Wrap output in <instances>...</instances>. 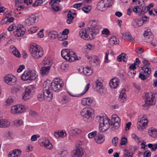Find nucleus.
I'll use <instances>...</instances> for the list:
<instances>
[{
    "mask_svg": "<svg viewBox=\"0 0 157 157\" xmlns=\"http://www.w3.org/2000/svg\"><path fill=\"white\" fill-rule=\"evenodd\" d=\"M63 86L64 83L57 78L51 82L49 81L44 82L43 87L44 99L48 101H50L52 98L53 90L55 91L59 92L62 90Z\"/></svg>",
    "mask_w": 157,
    "mask_h": 157,
    "instance_id": "1",
    "label": "nucleus"
},
{
    "mask_svg": "<svg viewBox=\"0 0 157 157\" xmlns=\"http://www.w3.org/2000/svg\"><path fill=\"white\" fill-rule=\"evenodd\" d=\"M99 24L96 21H90L88 24L87 29H82L80 35L85 40H92L99 33Z\"/></svg>",
    "mask_w": 157,
    "mask_h": 157,
    "instance_id": "2",
    "label": "nucleus"
},
{
    "mask_svg": "<svg viewBox=\"0 0 157 157\" xmlns=\"http://www.w3.org/2000/svg\"><path fill=\"white\" fill-rule=\"evenodd\" d=\"M61 55L67 61L69 62H74L76 60H79L78 59L75 53L69 49H63L61 52Z\"/></svg>",
    "mask_w": 157,
    "mask_h": 157,
    "instance_id": "3",
    "label": "nucleus"
},
{
    "mask_svg": "<svg viewBox=\"0 0 157 157\" xmlns=\"http://www.w3.org/2000/svg\"><path fill=\"white\" fill-rule=\"evenodd\" d=\"M30 51L31 56L35 59H38L41 57L44 54L43 51L41 48L34 47L30 48Z\"/></svg>",
    "mask_w": 157,
    "mask_h": 157,
    "instance_id": "4",
    "label": "nucleus"
},
{
    "mask_svg": "<svg viewBox=\"0 0 157 157\" xmlns=\"http://www.w3.org/2000/svg\"><path fill=\"white\" fill-rule=\"evenodd\" d=\"M35 88L33 85L27 86L22 94V99L25 100L29 99L34 92Z\"/></svg>",
    "mask_w": 157,
    "mask_h": 157,
    "instance_id": "5",
    "label": "nucleus"
},
{
    "mask_svg": "<svg viewBox=\"0 0 157 157\" xmlns=\"http://www.w3.org/2000/svg\"><path fill=\"white\" fill-rule=\"evenodd\" d=\"M94 110L90 108L86 107L82 109L80 112L81 115L82 117L88 119L92 118L94 115Z\"/></svg>",
    "mask_w": 157,
    "mask_h": 157,
    "instance_id": "6",
    "label": "nucleus"
},
{
    "mask_svg": "<svg viewBox=\"0 0 157 157\" xmlns=\"http://www.w3.org/2000/svg\"><path fill=\"white\" fill-rule=\"evenodd\" d=\"M109 0H101L98 3L97 5L98 9L100 11H103L106 10V7H109L112 6L109 4Z\"/></svg>",
    "mask_w": 157,
    "mask_h": 157,
    "instance_id": "7",
    "label": "nucleus"
},
{
    "mask_svg": "<svg viewBox=\"0 0 157 157\" xmlns=\"http://www.w3.org/2000/svg\"><path fill=\"white\" fill-rule=\"evenodd\" d=\"M153 94L149 93H147L145 94L146 99L145 103L143 105V107L146 108H148L151 105H153L155 104V102L153 100Z\"/></svg>",
    "mask_w": 157,
    "mask_h": 157,
    "instance_id": "8",
    "label": "nucleus"
},
{
    "mask_svg": "<svg viewBox=\"0 0 157 157\" xmlns=\"http://www.w3.org/2000/svg\"><path fill=\"white\" fill-rule=\"evenodd\" d=\"M36 17L34 15L28 16L25 19V24L27 26H30L34 24L37 21Z\"/></svg>",
    "mask_w": 157,
    "mask_h": 157,
    "instance_id": "9",
    "label": "nucleus"
},
{
    "mask_svg": "<svg viewBox=\"0 0 157 157\" xmlns=\"http://www.w3.org/2000/svg\"><path fill=\"white\" fill-rule=\"evenodd\" d=\"M5 82L10 85H14L16 81V78L14 76L11 75H8L4 77Z\"/></svg>",
    "mask_w": 157,
    "mask_h": 157,
    "instance_id": "10",
    "label": "nucleus"
},
{
    "mask_svg": "<svg viewBox=\"0 0 157 157\" xmlns=\"http://www.w3.org/2000/svg\"><path fill=\"white\" fill-rule=\"evenodd\" d=\"M25 110V108L22 105H15L12 106L11 112L13 114L21 113Z\"/></svg>",
    "mask_w": 157,
    "mask_h": 157,
    "instance_id": "11",
    "label": "nucleus"
},
{
    "mask_svg": "<svg viewBox=\"0 0 157 157\" xmlns=\"http://www.w3.org/2000/svg\"><path fill=\"white\" fill-rule=\"evenodd\" d=\"M141 119L138 121L139 124L137 128L139 129H143L145 128L147 124V120L146 116L144 115Z\"/></svg>",
    "mask_w": 157,
    "mask_h": 157,
    "instance_id": "12",
    "label": "nucleus"
},
{
    "mask_svg": "<svg viewBox=\"0 0 157 157\" xmlns=\"http://www.w3.org/2000/svg\"><path fill=\"white\" fill-rule=\"evenodd\" d=\"M97 119L99 120L100 122V126H102V124H109L110 125L109 123V120L108 117L106 116L101 117L98 116L97 117Z\"/></svg>",
    "mask_w": 157,
    "mask_h": 157,
    "instance_id": "13",
    "label": "nucleus"
},
{
    "mask_svg": "<svg viewBox=\"0 0 157 157\" xmlns=\"http://www.w3.org/2000/svg\"><path fill=\"white\" fill-rule=\"evenodd\" d=\"M144 23L141 19H135L132 21V26L134 28H138L141 26Z\"/></svg>",
    "mask_w": 157,
    "mask_h": 157,
    "instance_id": "14",
    "label": "nucleus"
},
{
    "mask_svg": "<svg viewBox=\"0 0 157 157\" xmlns=\"http://www.w3.org/2000/svg\"><path fill=\"white\" fill-rule=\"evenodd\" d=\"M83 154L82 149L80 148L73 151L71 153L73 157H82Z\"/></svg>",
    "mask_w": 157,
    "mask_h": 157,
    "instance_id": "15",
    "label": "nucleus"
},
{
    "mask_svg": "<svg viewBox=\"0 0 157 157\" xmlns=\"http://www.w3.org/2000/svg\"><path fill=\"white\" fill-rule=\"evenodd\" d=\"M119 80L117 78H113L109 82V85L112 88L116 89L118 86Z\"/></svg>",
    "mask_w": 157,
    "mask_h": 157,
    "instance_id": "16",
    "label": "nucleus"
},
{
    "mask_svg": "<svg viewBox=\"0 0 157 157\" xmlns=\"http://www.w3.org/2000/svg\"><path fill=\"white\" fill-rule=\"evenodd\" d=\"M93 102V100L90 98H84L82 100L81 103L82 105H90Z\"/></svg>",
    "mask_w": 157,
    "mask_h": 157,
    "instance_id": "17",
    "label": "nucleus"
},
{
    "mask_svg": "<svg viewBox=\"0 0 157 157\" xmlns=\"http://www.w3.org/2000/svg\"><path fill=\"white\" fill-rule=\"evenodd\" d=\"M89 83L87 84L85 86L84 91L81 93L79 94H72L71 93H70L69 92H68L69 94L72 97H79L84 95L86 92L88 91L89 89Z\"/></svg>",
    "mask_w": 157,
    "mask_h": 157,
    "instance_id": "18",
    "label": "nucleus"
},
{
    "mask_svg": "<svg viewBox=\"0 0 157 157\" xmlns=\"http://www.w3.org/2000/svg\"><path fill=\"white\" fill-rule=\"evenodd\" d=\"M125 90L124 89H123L121 91L119 97V100L121 102H124L126 100V95L125 93Z\"/></svg>",
    "mask_w": 157,
    "mask_h": 157,
    "instance_id": "19",
    "label": "nucleus"
},
{
    "mask_svg": "<svg viewBox=\"0 0 157 157\" xmlns=\"http://www.w3.org/2000/svg\"><path fill=\"white\" fill-rule=\"evenodd\" d=\"M81 132L82 131L80 129L77 128L71 129L69 132L70 136H75L77 134H80ZM70 138V137H69V139Z\"/></svg>",
    "mask_w": 157,
    "mask_h": 157,
    "instance_id": "20",
    "label": "nucleus"
},
{
    "mask_svg": "<svg viewBox=\"0 0 157 157\" xmlns=\"http://www.w3.org/2000/svg\"><path fill=\"white\" fill-rule=\"evenodd\" d=\"M95 140L97 143L100 144L103 142L104 140V136L100 134H98L95 137Z\"/></svg>",
    "mask_w": 157,
    "mask_h": 157,
    "instance_id": "21",
    "label": "nucleus"
},
{
    "mask_svg": "<svg viewBox=\"0 0 157 157\" xmlns=\"http://www.w3.org/2000/svg\"><path fill=\"white\" fill-rule=\"evenodd\" d=\"M72 12L70 10L67 14L66 22L68 24H71L73 23V19L74 17L73 16H72Z\"/></svg>",
    "mask_w": 157,
    "mask_h": 157,
    "instance_id": "22",
    "label": "nucleus"
},
{
    "mask_svg": "<svg viewBox=\"0 0 157 157\" xmlns=\"http://www.w3.org/2000/svg\"><path fill=\"white\" fill-rule=\"evenodd\" d=\"M50 69V66L43 67L40 70V73L42 75H47Z\"/></svg>",
    "mask_w": 157,
    "mask_h": 157,
    "instance_id": "23",
    "label": "nucleus"
},
{
    "mask_svg": "<svg viewBox=\"0 0 157 157\" xmlns=\"http://www.w3.org/2000/svg\"><path fill=\"white\" fill-rule=\"evenodd\" d=\"M10 123L7 120L0 119V127H8L10 126Z\"/></svg>",
    "mask_w": 157,
    "mask_h": 157,
    "instance_id": "24",
    "label": "nucleus"
},
{
    "mask_svg": "<svg viewBox=\"0 0 157 157\" xmlns=\"http://www.w3.org/2000/svg\"><path fill=\"white\" fill-rule=\"evenodd\" d=\"M10 48L12 49V52L13 54L15 56L17 57H20L21 56L18 50L15 47L12 45L10 47Z\"/></svg>",
    "mask_w": 157,
    "mask_h": 157,
    "instance_id": "25",
    "label": "nucleus"
},
{
    "mask_svg": "<svg viewBox=\"0 0 157 157\" xmlns=\"http://www.w3.org/2000/svg\"><path fill=\"white\" fill-rule=\"evenodd\" d=\"M138 4L141 6V9L140 10V14H144L147 12V10H146V7H144L145 5L144 3H142V2L140 0L138 1Z\"/></svg>",
    "mask_w": 157,
    "mask_h": 157,
    "instance_id": "26",
    "label": "nucleus"
},
{
    "mask_svg": "<svg viewBox=\"0 0 157 157\" xmlns=\"http://www.w3.org/2000/svg\"><path fill=\"white\" fill-rule=\"evenodd\" d=\"M29 71H25L24 73L21 75V79L24 81H26L29 80Z\"/></svg>",
    "mask_w": 157,
    "mask_h": 157,
    "instance_id": "27",
    "label": "nucleus"
},
{
    "mask_svg": "<svg viewBox=\"0 0 157 157\" xmlns=\"http://www.w3.org/2000/svg\"><path fill=\"white\" fill-rule=\"evenodd\" d=\"M25 32V29H23L21 30H17L13 32L14 35L17 37L21 36L23 35Z\"/></svg>",
    "mask_w": 157,
    "mask_h": 157,
    "instance_id": "28",
    "label": "nucleus"
},
{
    "mask_svg": "<svg viewBox=\"0 0 157 157\" xmlns=\"http://www.w3.org/2000/svg\"><path fill=\"white\" fill-rule=\"evenodd\" d=\"M29 72L30 74H29V80H33L36 79L37 78V75H36V72L34 71H29Z\"/></svg>",
    "mask_w": 157,
    "mask_h": 157,
    "instance_id": "29",
    "label": "nucleus"
},
{
    "mask_svg": "<svg viewBox=\"0 0 157 157\" xmlns=\"http://www.w3.org/2000/svg\"><path fill=\"white\" fill-rule=\"evenodd\" d=\"M121 123V122H120L110 123V128L113 131L118 129L120 127Z\"/></svg>",
    "mask_w": 157,
    "mask_h": 157,
    "instance_id": "30",
    "label": "nucleus"
},
{
    "mask_svg": "<svg viewBox=\"0 0 157 157\" xmlns=\"http://www.w3.org/2000/svg\"><path fill=\"white\" fill-rule=\"evenodd\" d=\"M122 35L124 38L130 40L131 42L134 40V38L132 36L131 34L128 32L123 33Z\"/></svg>",
    "mask_w": 157,
    "mask_h": 157,
    "instance_id": "31",
    "label": "nucleus"
},
{
    "mask_svg": "<svg viewBox=\"0 0 157 157\" xmlns=\"http://www.w3.org/2000/svg\"><path fill=\"white\" fill-rule=\"evenodd\" d=\"M46 142H43L44 146L47 149H51L52 148V144L50 143V141L48 139L45 140Z\"/></svg>",
    "mask_w": 157,
    "mask_h": 157,
    "instance_id": "32",
    "label": "nucleus"
},
{
    "mask_svg": "<svg viewBox=\"0 0 157 157\" xmlns=\"http://www.w3.org/2000/svg\"><path fill=\"white\" fill-rule=\"evenodd\" d=\"M118 41V39H117L115 36H113L110 39L109 42L111 45H113L117 44Z\"/></svg>",
    "mask_w": 157,
    "mask_h": 157,
    "instance_id": "33",
    "label": "nucleus"
},
{
    "mask_svg": "<svg viewBox=\"0 0 157 157\" xmlns=\"http://www.w3.org/2000/svg\"><path fill=\"white\" fill-rule=\"evenodd\" d=\"M121 122V119L116 115H113L112 117L111 123Z\"/></svg>",
    "mask_w": 157,
    "mask_h": 157,
    "instance_id": "34",
    "label": "nucleus"
},
{
    "mask_svg": "<svg viewBox=\"0 0 157 157\" xmlns=\"http://www.w3.org/2000/svg\"><path fill=\"white\" fill-rule=\"evenodd\" d=\"M141 69L144 71V72L146 74L147 77L149 76V75L151 74L150 68H149L147 67H141Z\"/></svg>",
    "mask_w": 157,
    "mask_h": 157,
    "instance_id": "35",
    "label": "nucleus"
},
{
    "mask_svg": "<svg viewBox=\"0 0 157 157\" xmlns=\"http://www.w3.org/2000/svg\"><path fill=\"white\" fill-rule=\"evenodd\" d=\"M48 36L51 38L54 39L57 37L58 33L56 31H52L48 34Z\"/></svg>",
    "mask_w": 157,
    "mask_h": 157,
    "instance_id": "36",
    "label": "nucleus"
},
{
    "mask_svg": "<svg viewBox=\"0 0 157 157\" xmlns=\"http://www.w3.org/2000/svg\"><path fill=\"white\" fill-rule=\"evenodd\" d=\"M110 127V125L102 124V126H99V129L102 132H104L107 130Z\"/></svg>",
    "mask_w": 157,
    "mask_h": 157,
    "instance_id": "37",
    "label": "nucleus"
},
{
    "mask_svg": "<svg viewBox=\"0 0 157 157\" xmlns=\"http://www.w3.org/2000/svg\"><path fill=\"white\" fill-rule=\"evenodd\" d=\"M83 72L86 75H91L93 73L92 70L88 67L86 68L83 70Z\"/></svg>",
    "mask_w": 157,
    "mask_h": 157,
    "instance_id": "38",
    "label": "nucleus"
},
{
    "mask_svg": "<svg viewBox=\"0 0 157 157\" xmlns=\"http://www.w3.org/2000/svg\"><path fill=\"white\" fill-rule=\"evenodd\" d=\"M149 135L152 137L157 136V130L155 129H151L148 131Z\"/></svg>",
    "mask_w": 157,
    "mask_h": 157,
    "instance_id": "39",
    "label": "nucleus"
},
{
    "mask_svg": "<svg viewBox=\"0 0 157 157\" xmlns=\"http://www.w3.org/2000/svg\"><path fill=\"white\" fill-rule=\"evenodd\" d=\"M15 125L17 127H19L24 124V122L22 120H16L14 121Z\"/></svg>",
    "mask_w": 157,
    "mask_h": 157,
    "instance_id": "40",
    "label": "nucleus"
},
{
    "mask_svg": "<svg viewBox=\"0 0 157 157\" xmlns=\"http://www.w3.org/2000/svg\"><path fill=\"white\" fill-rule=\"evenodd\" d=\"M136 73V71L133 70H130L128 73V75L130 78H132L134 76Z\"/></svg>",
    "mask_w": 157,
    "mask_h": 157,
    "instance_id": "41",
    "label": "nucleus"
},
{
    "mask_svg": "<svg viewBox=\"0 0 157 157\" xmlns=\"http://www.w3.org/2000/svg\"><path fill=\"white\" fill-rule=\"evenodd\" d=\"M13 152L14 154L16 157H19L21 154V151L17 149H15L13 150Z\"/></svg>",
    "mask_w": 157,
    "mask_h": 157,
    "instance_id": "42",
    "label": "nucleus"
},
{
    "mask_svg": "<svg viewBox=\"0 0 157 157\" xmlns=\"http://www.w3.org/2000/svg\"><path fill=\"white\" fill-rule=\"evenodd\" d=\"M148 146L149 148H151V151H155L157 148V144H155L153 145L151 144H149Z\"/></svg>",
    "mask_w": 157,
    "mask_h": 157,
    "instance_id": "43",
    "label": "nucleus"
},
{
    "mask_svg": "<svg viewBox=\"0 0 157 157\" xmlns=\"http://www.w3.org/2000/svg\"><path fill=\"white\" fill-rule=\"evenodd\" d=\"M141 9V6L139 5L138 6H135L133 8V11L134 12L136 13L140 12V11Z\"/></svg>",
    "mask_w": 157,
    "mask_h": 157,
    "instance_id": "44",
    "label": "nucleus"
},
{
    "mask_svg": "<svg viewBox=\"0 0 157 157\" xmlns=\"http://www.w3.org/2000/svg\"><path fill=\"white\" fill-rule=\"evenodd\" d=\"M52 8L55 11H58L59 10V6L56 4H51Z\"/></svg>",
    "mask_w": 157,
    "mask_h": 157,
    "instance_id": "45",
    "label": "nucleus"
},
{
    "mask_svg": "<svg viewBox=\"0 0 157 157\" xmlns=\"http://www.w3.org/2000/svg\"><path fill=\"white\" fill-rule=\"evenodd\" d=\"M91 9V7L90 6L84 7L82 8V10L86 13H87Z\"/></svg>",
    "mask_w": 157,
    "mask_h": 157,
    "instance_id": "46",
    "label": "nucleus"
},
{
    "mask_svg": "<svg viewBox=\"0 0 157 157\" xmlns=\"http://www.w3.org/2000/svg\"><path fill=\"white\" fill-rule=\"evenodd\" d=\"M13 101L12 98H8L6 101L5 105L6 106L12 104Z\"/></svg>",
    "mask_w": 157,
    "mask_h": 157,
    "instance_id": "47",
    "label": "nucleus"
},
{
    "mask_svg": "<svg viewBox=\"0 0 157 157\" xmlns=\"http://www.w3.org/2000/svg\"><path fill=\"white\" fill-rule=\"evenodd\" d=\"M98 92L100 94L102 95L105 94L106 92V90L103 86L102 87L97 89Z\"/></svg>",
    "mask_w": 157,
    "mask_h": 157,
    "instance_id": "48",
    "label": "nucleus"
},
{
    "mask_svg": "<svg viewBox=\"0 0 157 157\" xmlns=\"http://www.w3.org/2000/svg\"><path fill=\"white\" fill-rule=\"evenodd\" d=\"M144 157H150L151 155V152L149 150L146 151L143 154Z\"/></svg>",
    "mask_w": 157,
    "mask_h": 157,
    "instance_id": "49",
    "label": "nucleus"
},
{
    "mask_svg": "<svg viewBox=\"0 0 157 157\" xmlns=\"http://www.w3.org/2000/svg\"><path fill=\"white\" fill-rule=\"evenodd\" d=\"M153 39V35H151L146 36L145 38H144V40L147 42H149L151 41Z\"/></svg>",
    "mask_w": 157,
    "mask_h": 157,
    "instance_id": "50",
    "label": "nucleus"
},
{
    "mask_svg": "<svg viewBox=\"0 0 157 157\" xmlns=\"http://www.w3.org/2000/svg\"><path fill=\"white\" fill-rule=\"evenodd\" d=\"M118 140V138L117 137H114L113 138L112 142L114 146H115L117 145Z\"/></svg>",
    "mask_w": 157,
    "mask_h": 157,
    "instance_id": "51",
    "label": "nucleus"
},
{
    "mask_svg": "<svg viewBox=\"0 0 157 157\" xmlns=\"http://www.w3.org/2000/svg\"><path fill=\"white\" fill-rule=\"evenodd\" d=\"M127 138L125 137L122 138L120 142V144L121 145H124L127 143Z\"/></svg>",
    "mask_w": 157,
    "mask_h": 157,
    "instance_id": "52",
    "label": "nucleus"
},
{
    "mask_svg": "<svg viewBox=\"0 0 157 157\" xmlns=\"http://www.w3.org/2000/svg\"><path fill=\"white\" fill-rule=\"evenodd\" d=\"M132 137L134 139L135 141L138 143H140V140L139 138L136 136V135L135 134H132Z\"/></svg>",
    "mask_w": 157,
    "mask_h": 157,
    "instance_id": "53",
    "label": "nucleus"
},
{
    "mask_svg": "<svg viewBox=\"0 0 157 157\" xmlns=\"http://www.w3.org/2000/svg\"><path fill=\"white\" fill-rule=\"evenodd\" d=\"M95 82L96 84V86L97 88V89L102 87L103 86L102 85V83L101 82H99L98 80H97Z\"/></svg>",
    "mask_w": 157,
    "mask_h": 157,
    "instance_id": "54",
    "label": "nucleus"
},
{
    "mask_svg": "<svg viewBox=\"0 0 157 157\" xmlns=\"http://www.w3.org/2000/svg\"><path fill=\"white\" fill-rule=\"evenodd\" d=\"M96 134L97 132L94 131L89 133L88 135V137L89 138H92L96 135Z\"/></svg>",
    "mask_w": 157,
    "mask_h": 157,
    "instance_id": "55",
    "label": "nucleus"
},
{
    "mask_svg": "<svg viewBox=\"0 0 157 157\" xmlns=\"http://www.w3.org/2000/svg\"><path fill=\"white\" fill-rule=\"evenodd\" d=\"M61 68L64 70L67 68L68 67V64L66 63L65 62L63 63L61 65Z\"/></svg>",
    "mask_w": 157,
    "mask_h": 157,
    "instance_id": "56",
    "label": "nucleus"
},
{
    "mask_svg": "<svg viewBox=\"0 0 157 157\" xmlns=\"http://www.w3.org/2000/svg\"><path fill=\"white\" fill-rule=\"evenodd\" d=\"M147 77V76H146V75H145L142 73H140L139 76V78L143 80L146 79Z\"/></svg>",
    "mask_w": 157,
    "mask_h": 157,
    "instance_id": "57",
    "label": "nucleus"
},
{
    "mask_svg": "<svg viewBox=\"0 0 157 157\" xmlns=\"http://www.w3.org/2000/svg\"><path fill=\"white\" fill-rule=\"evenodd\" d=\"M60 2L61 0H51L49 2V4H57L58 5Z\"/></svg>",
    "mask_w": 157,
    "mask_h": 157,
    "instance_id": "58",
    "label": "nucleus"
},
{
    "mask_svg": "<svg viewBox=\"0 0 157 157\" xmlns=\"http://www.w3.org/2000/svg\"><path fill=\"white\" fill-rule=\"evenodd\" d=\"M122 57L123 59V61L125 62H126L127 60L128 57L126 55V54L122 53Z\"/></svg>",
    "mask_w": 157,
    "mask_h": 157,
    "instance_id": "59",
    "label": "nucleus"
},
{
    "mask_svg": "<svg viewBox=\"0 0 157 157\" xmlns=\"http://www.w3.org/2000/svg\"><path fill=\"white\" fill-rule=\"evenodd\" d=\"M109 54V51H107L105 53V63H108L109 60L108 59V56Z\"/></svg>",
    "mask_w": 157,
    "mask_h": 157,
    "instance_id": "60",
    "label": "nucleus"
},
{
    "mask_svg": "<svg viewBox=\"0 0 157 157\" xmlns=\"http://www.w3.org/2000/svg\"><path fill=\"white\" fill-rule=\"evenodd\" d=\"M142 62L145 65L144 67H147V66H149L150 65V63H149L148 60L146 59H143Z\"/></svg>",
    "mask_w": 157,
    "mask_h": 157,
    "instance_id": "61",
    "label": "nucleus"
},
{
    "mask_svg": "<svg viewBox=\"0 0 157 157\" xmlns=\"http://www.w3.org/2000/svg\"><path fill=\"white\" fill-rule=\"evenodd\" d=\"M39 135H34L32 136L31 138V140L33 141H35L37 140V138L39 137Z\"/></svg>",
    "mask_w": 157,
    "mask_h": 157,
    "instance_id": "62",
    "label": "nucleus"
},
{
    "mask_svg": "<svg viewBox=\"0 0 157 157\" xmlns=\"http://www.w3.org/2000/svg\"><path fill=\"white\" fill-rule=\"evenodd\" d=\"M16 28V26L12 25H10L8 28L7 29L9 31H11L15 29Z\"/></svg>",
    "mask_w": 157,
    "mask_h": 157,
    "instance_id": "63",
    "label": "nucleus"
},
{
    "mask_svg": "<svg viewBox=\"0 0 157 157\" xmlns=\"http://www.w3.org/2000/svg\"><path fill=\"white\" fill-rule=\"evenodd\" d=\"M25 67V65H20L19 68L17 69V71L18 72H21Z\"/></svg>",
    "mask_w": 157,
    "mask_h": 157,
    "instance_id": "64",
    "label": "nucleus"
}]
</instances>
